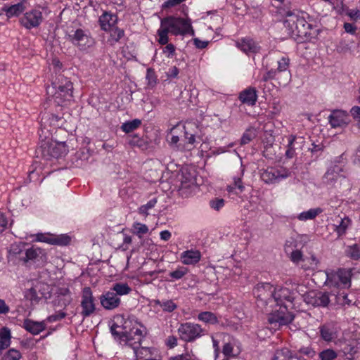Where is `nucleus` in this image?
<instances>
[{
    "mask_svg": "<svg viewBox=\"0 0 360 360\" xmlns=\"http://www.w3.org/2000/svg\"><path fill=\"white\" fill-rule=\"evenodd\" d=\"M72 301L71 296H58L57 298L53 301L54 305L59 307L65 308L70 304Z\"/></svg>",
    "mask_w": 360,
    "mask_h": 360,
    "instance_id": "a18cd8bd",
    "label": "nucleus"
},
{
    "mask_svg": "<svg viewBox=\"0 0 360 360\" xmlns=\"http://www.w3.org/2000/svg\"><path fill=\"white\" fill-rule=\"evenodd\" d=\"M22 357L21 353L15 349H10L2 357V360H20Z\"/></svg>",
    "mask_w": 360,
    "mask_h": 360,
    "instance_id": "37998d69",
    "label": "nucleus"
},
{
    "mask_svg": "<svg viewBox=\"0 0 360 360\" xmlns=\"http://www.w3.org/2000/svg\"><path fill=\"white\" fill-rule=\"evenodd\" d=\"M270 79H275L278 81V83L281 82V77L278 74L276 70L271 69L266 72L262 77V80L264 82H267Z\"/></svg>",
    "mask_w": 360,
    "mask_h": 360,
    "instance_id": "de8ad7c7",
    "label": "nucleus"
},
{
    "mask_svg": "<svg viewBox=\"0 0 360 360\" xmlns=\"http://www.w3.org/2000/svg\"><path fill=\"white\" fill-rule=\"evenodd\" d=\"M322 212L321 208L310 209L307 211L302 212L297 217L300 221H307L309 219H314Z\"/></svg>",
    "mask_w": 360,
    "mask_h": 360,
    "instance_id": "f704fd0d",
    "label": "nucleus"
},
{
    "mask_svg": "<svg viewBox=\"0 0 360 360\" xmlns=\"http://www.w3.org/2000/svg\"><path fill=\"white\" fill-rule=\"evenodd\" d=\"M319 356L321 360H334L338 354L333 349H326L321 352Z\"/></svg>",
    "mask_w": 360,
    "mask_h": 360,
    "instance_id": "c03bdc74",
    "label": "nucleus"
},
{
    "mask_svg": "<svg viewBox=\"0 0 360 360\" xmlns=\"http://www.w3.org/2000/svg\"><path fill=\"white\" fill-rule=\"evenodd\" d=\"M25 9L24 2H20L14 5H11L9 6H4L3 11L6 12V15L8 18L13 16H17L22 13Z\"/></svg>",
    "mask_w": 360,
    "mask_h": 360,
    "instance_id": "cd10ccee",
    "label": "nucleus"
},
{
    "mask_svg": "<svg viewBox=\"0 0 360 360\" xmlns=\"http://www.w3.org/2000/svg\"><path fill=\"white\" fill-rule=\"evenodd\" d=\"M72 83L63 75H58L47 88V94H52L53 103L58 106H65L72 98Z\"/></svg>",
    "mask_w": 360,
    "mask_h": 360,
    "instance_id": "20e7f679",
    "label": "nucleus"
},
{
    "mask_svg": "<svg viewBox=\"0 0 360 360\" xmlns=\"http://www.w3.org/2000/svg\"><path fill=\"white\" fill-rule=\"evenodd\" d=\"M146 79L148 80L149 85L153 86L156 83V76L153 70H147Z\"/></svg>",
    "mask_w": 360,
    "mask_h": 360,
    "instance_id": "680f3d73",
    "label": "nucleus"
},
{
    "mask_svg": "<svg viewBox=\"0 0 360 360\" xmlns=\"http://www.w3.org/2000/svg\"><path fill=\"white\" fill-rule=\"evenodd\" d=\"M350 112L354 118L358 119L359 120H360V107L359 106L352 107Z\"/></svg>",
    "mask_w": 360,
    "mask_h": 360,
    "instance_id": "774afa93",
    "label": "nucleus"
},
{
    "mask_svg": "<svg viewBox=\"0 0 360 360\" xmlns=\"http://www.w3.org/2000/svg\"><path fill=\"white\" fill-rule=\"evenodd\" d=\"M349 224L350 219L349 218H344L340 220V224L337 225L335 229L338 236H341L345 233Z\"/></svg>",
    "mask_w": 360,
    "mask_h": 360,
    "instance_id": "58836bf2",
    "label": "nucleus"
},
{
    "mask_svg": "<svg viewBox=\"0 0 360 360\" xmlns=\"http://www.w3.org/2000/svg\"><path fill=\"white\" fill-rule=\"evenodd\" d=\"M70 240L71 238L68 235L53 236V245H67Z\"/></svg>",
    "mask_w": 360,
    "mask_h": 360,
    "instance_id": "09e8293b",
    "label": "nucleus"
},
{
    "mask_svg": "<svg viewBox=\"0 0 360 360\" xmlns=\"http://www.w3.org/2000/svg\"><path fill=\"white\" fill-rule=\"evenodd\" d=\"M356 350L354 347H345L343 349V352L346 359L349 360H353V355L356 353Z\"/></svg>",
    "mask_w": 360,
    "mask_h": 360,
    "instance_id": "0e129e2a",
    "label": "nucleus"
},
{
    "mask_svg": "<svg viewBox=\"0 0 360 360\" xmlns=\"http://www.w3.org/2000/svg\"><path fill=\"white\" fill-rule=\"evenodd\" d=\"M238 98L242 103L253 106L257 100L256 89L251 86L245 89L240 93Z\"/></svg>",
    "mask_w": 360,
    "mask_h": 360,
    "instance_id": "4be33fe9",
    "label": "nucleus"
},
{
    "mask_svg": "<svg viewBox=\"0 0 360 360\" xmlns=\"http://www.w3.org/2000/svg\"><path fill=\"white\" fill-rule=\"evenodd\" d=\"M166 46L163 49V53L166 54L167 58H172L175 53V46L172 44H165Z\"/></svg>",
    "mask_w": 360,
    "mask_h": 360,
    "instance_id": "13d9d810",
    "label": "nucleus"
},
{
    "mask_svg": "<svg viewBox=\"0 0 360 360\" xmlns=\"http://www.w3.org/2000/svg\"><path fill=\"white\" fill-rule=\"evenodd\" d=\"M184 137L182 141L184 142V145L193 146L195 142V139L199 138L198 126L193 122H188L184 126Z\"/></svg>",
    "mask_w": 360,
    "mask_h": 360,
    "instance_id": "a211bd4d",
    "label": "nucleus"
},
{
    "mask_svg": "<svg viewBox=\"0 0 360 360\" xmlns=\"http://www.w3.org/2000/svg\"><path fill=\"white\" fill-rule=\"evenodd\" d=\"M42 13L39 10L27 12L20 19V23L27 29L38 27L42 22Z\"/></svg>",
    "mask_w": 360,
    "mask_h": 360,
    "instance_id": "2eb2a0df",
    "label": "nucleus"
},
{
    "mask_svg": "<svg viewBox=\"0 0 360 360\" xmlns=\"http://www.w3.org/2000/svg\"><path fill=\"white\" fill-rule=\"evenodd\" d=\"M24 328L32 334L37 335L44 330L45 326L41 322H36L30 319H26L24 321Z\"/></svg>",
    "mask_w": 360,
    "mask_h": 360,
    "instance_id": "a878e982",
    "label": "nucleus"
},
{
    "mask_svg": "<svg viewBox=\"0 0 360 360\" xmlns=\"http://www.w3.org/2000/svg\"><path fill=\"white\" fill-rule=\"evenodd\" d=\"M342 169L339 165H334L328 169L323 176V181L330 186H335L337 183L345 181V176L341 174Z\"/></svg>",
    "mask_w": 360,
    "mask_h": 360,
    "instance_id": "ddd939ff",
    "label": "nucleus"
},
{
    "mask_svg": "<svg viewBox=\"0 0 360 360\" xmlns=\"http://www.w3.org/2000/svg\"><path fill=\"white\" fill-rule=\"evenodd\" d=\"M186 0H167L166 1L163 5V8H171L185 1Z\"/></svg>",
    "mask_w": 360,
    "mask_h": 360,
    "instance_id": "338daca9",
    "label": "nucleus"
},
{
    "mask_svg": "<svg viewBox=\"0 0 360 360\" xmlns=\"http://www.w3.org/2000/svg\"><path fill=\"white\" fill-rule=\"evenodd\" d=\"M348 115L342 110H333L328 116V122L332 128L344 127L347 124Z\"/></svg>",
    "mask_w": 360,
    "mask_h": 360,
    "instance_id": "f3484780",
    "label": "nucleus"
},
{
    "mask_svg": "<svg viewBox=\"0 0 360 360\" xmlns=\"http://www.w3.org/2000/svg\"><path fill=\"white\" fill-rule=\"evenodd\" d=\"M344 29L346 32L354 35L356 31V27L352 23L345 22L344 24Z\"/></svg>",
    "mask_w": 360,
    "mask_h": 360,
    "instance_id": "69168bd1",
    "label": "nucleus"
},
{
    "mask_svg": "<svg viewBox=\"0 0 360 360\" xmlns=\"http://www.w3.org/2000/svg\"><path fill=\"white\" fill-rule=\"evenodd\" d=\"M319 332L321 338L326 342H330L337 338V328L333 322L321 325L319 327Z\"/></svg>",
    "mask_w": 360,
    "mask_h": 360,
    "instance_id": "aec40b11",
    "label": "nucleus"
},
{
    "mask_svg": "<svg viewBox=\"0 0 360 360\" xmlns=\"http://www.w3.org/2000/svg\"><path fill=\"white\" fill-rule=\"evenodd\" d=\"M141 124V121L139 119H134L122 124L121 129L126 133H129L137 129Z\"/></svg>",
    "mask_w": 360,
    "mask_h": 360,
    "instance_id": "e433bc0d",
    "label": "nucleus"
},
{
    "mask_svg": "<svg viewBox=\"0 0 360 360\" xmlns=\"http://www.w3.org/2000/svg\"><path fill=\"white\" fill-rule=\"evenodd\" d=\"M80 307L82 309L80 314L83 319L91 316L96 311L95 299L89 287L84 288L82 291Z\"/></svg>",
    "mask_w": 360,
    "mask_h": 360,
    "instance_id": "f8f14e48",
    "label": "nucleus"
},
{
    "mask_svg": "<svg viewBox=\"0 0 360 360\" xmlns=\"http://www.w3.org/2000/svg\"><path fill=\"white\" fill-rule=\"evenodd\" d=\"M201 258V253L197 250H188L181 254L180 259L184 264H195L198 263Z\"/></svg>",
    "mask_w": 360,
    "mask_h": 360,
    "instance_id": "393cba45",
    "label": "nucleus"
},
{
    "mask_svg": "<svg viewBox=\"0 0 360 360\" xmlns=\"http://www.w3.org/2000/svg\"><path fill=\"white\" fill-rule=\"evenodd\" d=\"M110 290L114 291V293H116V296L119 297L129 294L131 291V288L127 283H116L113 284Z\"/></svg>",
    "mask_w": 360,
    "mask_h": 360,
    "instance_id": "7c9ffc66",
    "label": "nucleus"
},
{
    "mask_svg": "<svg viewBox=\"0 0 360 360\" xmlns=\"http://www.w3.org/2000/svg\"><path fill=\"white\" fill-rule=\"evenodd\" d=\"M36 240L53 245V236L38 233L36 236Z\"/></svg>",
    "mask_w": 360,
    "mask_h": 360,
    "instance_id": "864d4df0",
    "label": "nucleus"
},
{
    "mask_svg": "<svg viewBox=\"0 0 360 360\" xmlns=\"http://www.w3.org/2000/svg\"><path fill=\"white\" fill-rule=\"evenodd\" d=\"M127 142L131 146L138 147L141 150H146L148 146V142L137 135L129 136Z\"/></svg>",
    "mask_w": 360,
    "mask_h": 360,
    "instance_id": "c756f323",
    "label": "nucleus"
},
{
    "mask_svg": "<svg viewBox=\"0 0 360 360\" xmlns=\"http://www.w3.org/2000/svg\"><path fill=\"white\" fill-rule=\"evenodd\" d=\"M188 273L187 268L179 266L176 270L169 272V276L174 280L182 278Z\"/></svg>",
    "mask_w": 360,
    "mask_h": 360,
    "instance_id": "a19ab883",
    "label": "nucleus"
},
{
    "mask_svg": "<svg viewBox=\"0 0 360 360\" xmlns=\"http://www.w3.org/2000/svg\"><path fill=\"white\" fill-rule=\"evenodd\" d=\"M255 137V132L254 129H249L245 131L243 134L241 140L240 144L245 145L250 143L254 138Z\"/></svg>",
    "mask_w": 360,
    "mask_h": 360,
    "instance_id": "3c124183",
    "label": "nucleus"
},
{
    "mask_svg": "<svg viewBox=\"0 0 360 360\" xmlns=\"http://www.w3.org/2000/svg\"><path fill=\"white\" fill-rule=\"evenodd\" d=\"M110 34V37L112 40L117 42L124 34V32L122 29L119 28L116 25L108 30Z\"/></svg>",
    "mask_w": 360,
    "mask_h": 360,
    "instance_id": "ea45409f",
    "label": "nucleus"
},
{
    "mask_svg": "<svg viewBox=\"0 0 360 360\" xmlns=\"http://www.w3.org/2000/svg\"><path fill=\"white\" fill-rule=\"evenodd\" d=\"M141 327L139 323L130 319H124L122 315L116 316L110 327V332L115 338L123 342L125 346L131 347L137 360L146 359L148 358V355L152 354L150 348L141 347L144 338Z\"/></svg>",
    "mask_w": 360,
    "mask_h": 360,
    "instance_id": "f257e3e1",
    "label": "nucleus"
},
{
    "mask_svg": "<svg viewBox=\"0 0 360 360\" xmlns=\"http://www.w3.org/2000/svg\"><path fill=\"white\" fill-rule=\"evenodd\" d=\"M308 260L306 262H302L301 267L304 270L314 269L318 264L319 261L315 256L312 255L310 257H305Z\"/></svg>",
    "mask_w": 360,
    "mask_h": 360,
    "instance_id": "79ce46f5",
    "label": "nucleus"
},
{
    "mask_svg": "<svg viewBox=\"0 0 360 360\" xmlns=\"http://www.w3.org/2000/svg\"><path fill=\"white\" fill-rule=\"evenodd\" d=\"M283 177L284 176L281 175L279 171L274 167H268L261 172V179L266 184H275Z\"/></svg>",
    "mask_w": 360,
    "mask_h": 360,
    "instance_id": "5701e85b",
    "label": "nucleus"
},
{
    "mask_svg": "<svg viewBox=\"0 0 360 360\" xmlns=\"http://www.w3.org/2000/svg\"><path fill=\"white\" fill-rule=\"evenodd\" d=\"M24 246H25V244L24 243H13V244L11 245V246L9 248L8 252H9L10 255H15V256L20 255L23 252Z\"/></svg>",
    "mask_w": 360,
    "mask_h": 360,
    "instance_id": "8fccbe9b",
    "label": "nucleus"
},
{
    "mask_svg": "<svg viewBox=\"0 0 360 360\" xmlns=\"http://www.w3.org/2000/svg\"><path fill=\"white\" fill-rule=\"evenodd\" d=\"M69 37L72 44L79 49H85L91 41L89 36L81 29H77L73 34L69 35Z\"/></svg>",
    "mask_w": 360,
    "mask_h": 360,
    "instance_id": "412c9836",
    "label": "nucleus"
},
{
    "mask_svg": "<svg viewBox=\"0 0 360 360\" xmlns=\"http://www.w3.org/2000/svg\"><path fill=\"white\" fill-rule=\"evenodd\" d=\"M238 188L240 192L243 191L244 186L240 178H234V182L232 185H229L227 187V191L229 192L233 191L236 188Z\"/></svg>",
    "mask_w": 360,
    "mask_h": 360,
    "instance_id": "603ef678",
    "label": "nucleus"
},
{
    "mask_svg": "<svg viewBox=\"0 0 360 360\" xmlns=\"http://www.w3.org/2000/svg\"><path fill=\"white\" fill-rule=\"evenodd\" d=\"M346 255L352 259L358 260L360 258V248L358 245L348 246L346 250Z\"/></svg>",
    "mask_w": 360,
    "mask_h": 360,
    "instance_id": "4c0bfd02",
    "label": "nucleus"
},
{
    "mask_svg": "<svg viewBox=\"0 0 360 360\" xmlns=\"http://www.w3.org/2000/svg\"><path fill=\"white\" fill-rule=\"evenodd\" d=\"M275 288L269 283H258L253 289L259 307H264L265 311L270 314L272 311Z\"/></svg>",
    "mask_w": 360,
    "mask_h": 360,
    "instance_id": "6e6552de",
    "label": "nucleus"
},
{
    "mask_svg": "<svg viewBox=\"0 0 360 360\" xmlns=\"http://www.w3.org/2000/svg\"><path fill=\"white\" fill-rule=\"evenodd\" d=\"M176 129V127H174L171 129V137H167V141L173 148L182 150L185 149V145H182L181 143H179L180 138L179 136L174 134Z\"/></svg>",
    "mask_w": 360,
    "mask_h": 360,
    "instance_id": "473e14b6",
    "label": "nucleus"
},
{
    "mask_svg": "<svg viewBox=\"0 0 360 360\" xmlns=\"http://www.w3.org/2000/svg\"><path fill=\"white\" fill-rule=\"evenodd\" d=\"M40 139L41 141V146L37 153L46 160L58 159L68 152L65 141L58 139L57 131L54 132V135L50 136L48 139L44 138Z\"/></svg>",
    "mask_w": 360,
    "mask_h": 360,
    "instance_id": "39448f33",
    "label": "nucleus"
},
{
    "mask_svg": "<svg viewBox=\"0 0 360 360\" xmlns=\"http://www.w3.org/2000/svg\"><path fill=\"white\" fill-rule=\"evenodd\" d=\"M198 319L207 324H218L219 321L215 314L211 311H202L198 315Z\"/></svg>",
    "mask_w": 360,
    "mask_h": 360,
    "instance_id": "c85d7f7f",
    "label": "nucleus"
},
{
    "mask_svg": "<svg viewBox=\"0 0 360 360\" xmlns=\"http://www.w3.org/2000/svg\"><path fill=\"white\" fill-rule=\"evenodd\" d=\"M65 123L63 116L50 112H44L41 115L39 131V139H48L54 132L63 133L66 135L67 131L62 129Z\"/></svg>",
    "mask_w": 360,
    "mask_h": 360,
    "instance_id": "0eeeda50",
    "label": "nucleus"
},
{
    "mask_svg": "<svg viewBox=\"0 0 360 360\" xmlns=\"http://www.w3.org/2000/svg\"><path fill=\"white\" fill-rule=\"evenodd\" d=\"M154 302L155 305L160 306L166 312H172L177 308V305L171 300H156Z\"/></svg>",
    "mask_w": 360,
    "mask_h": 360,
    "instance_id": "2f4dec72",
    "label": "nucleus"
},
{
    "mask_svg": "<svg viewBox=\"0 0 360 360\" xmlns=\"http://www.w3.org/2000/svg\"><path fill=\"white\" fill-rule=\"evenodd\" d=\"M278 12L285 18L283 25L288 29L289 34L300 36L307 34L306 27H309V25L303 17L300 16L297 11L281 7Z\"/></svg>",
    "mask_w": 360,
    "mask_h": 360,
    "instance_id": "423d86ee",
    "label": "nucleus"
},
{
    "mask_svg": "<svg viewBox=\"0 0 360 360\" xmlns=\"http://www.w3.org/2000/svg\"><path fill=\"white\" fill-rule=\"evenodd\" d=\"M25 297L27 300H30L32 302H34L37 303L40 297L38 296L37 292L36 290L33 288H31L28 290V291L26 292Z\"/></svg>",
    "mask_w": 360,
    "mask_h": 360,
    "instance_id": "5fc2aeb1",
    "label": "nucleus"
},
{
    "mask_svg": "<svg viewBox=\"0 0 360 360\" xmlns=\"http://www.w3.org/2000/svg\"><path fill=\"white\" fill-rule=\"evenodd\" d=\"M117 22V16L108 12H104L99 18L101 27L106 32L115 26Z\"/></svg>",
    "mask_w": 360,
    "mask_h": 360,
    "instance_id": "b1692460",
    "label": "nucleus"
},
{
    "mask_svg": "<svg viewBox=\"0 0 360 360\" xmlns=\"http://www.w3.org/2000/svg\"><path fill=\"white\" fill-rule=\"evenodd\" d=\"M210 207L215 210H219L224 205V200L222 198H216L210 202Z\"/></svg>",
    "mask_w": 360,
    "mask_h": 360,
    "instance_id": "bf43d9fd",
    "label": "nucleus"
},
{
    "mask_svg": "<svg viewBox=\"0 0 360 360\" xmlns=\"http://www.w3.org/2000/svg\"><path fill=\"white\" fill-rule=\"evenodd\" d=\"M290 260L298 264L300 262H306L308 259L303 257L302 253L299 250H295L291 252L290 256Z\"/></svg>",
    "mask_w": 360,
    "mask_h": 360,
    "instance_id": "49530a36",
    "label": "nucleus"
},
{
    "mask_svg": "<svg viewBox=\"0 0 360 360\" xmlns=\"http://www.w3.org/2000/svg\"><path fill=\"white\" fill-rule=\"evenodd\" d=\"M297 352L309 358H312L315 356V351L310 347H302L300 348Z\"/></svg>",
    "mask_w": 360,
    "mask_h": 360,
    "instance_id": "4d7b16f0",
    "label": "nucleus"
},
{
    "mask_svg": "<svg viewBox=\"0 0 360 360\" xmlns=\"http://www.w3.org/2000/svg\"><path fill=\"white\" fill-rule=\"evenodd\" d=\"M20 259L26 266L32 264L36 267H42L47 263L48 257L45 250L32 246L25 250L24 256Z\"/></svg>",
    "mask_w": 360,
    "mask_h": 360,
    "instance_id": "1a4fd4ad",
    "label": "nucleus"
},
{
    "mask_svg": "<svg viewBox=\"0 0 360 360\" xmlns=\"http://www.w3.org/2000/svg\"><path fill=\"white\" fill-rule=\"evenodd\" d=\"M289 62L290 59L285 57H283L278 61V68L276 70L282 78L281 82H279L280 85H285L290 81L291 74L288 70Z\"/></svg>",
    "mask_w": 360,
    "mask_h": 360,
    "instance_id": "6ab92c4d",
    "label": "nucleus"
},
{
    "mask_svg": "<svg viewBox=\"0 0 360 360\" xmlns=\"http://www.w3.org/2000/svg\"><path fill=\"white\" fill-rule=\"evenodd\" d=\"M304 300L309 304L318 307H326L330 302L328 293L315 291H310L304 295Z\"/></svg>",
    "mask_w": 360,
    "mask_h": 360,
    "instance_id": "4468645a",
    "label": "nucleus"
},
{
    "mask_svg": "<svg viewBox=\"0 0 360 360\" xmlns=\"http://www.w3.org/2000/svg\"><path fill=\"white\" fill-rule=\"evenodd\" d=\"M296 137L295 136H290L288 139V149L285 151V157L287 158L291 159L294 158L296 155L295 153V145L297 143L296 141Z\"/></svg>",
    "mask_w": 360,
    "mask_h": 360,
    "instance_id": "c9c22d12",
    "label": "nucleus"
},
{
    "mask_svg": "<svg viewBox=\"0 0 360 360\" xmlns=\"http://www.w3.org/2000/svg\"><path fill=\"white\" fill-rule=\"evenodd\" d=\"M297 299V292L291 291L287 288H281L278 290L275 288L274 295L273 307L275 305L279 307L270 312L268 321L271 324L282 326L290 323L294 319L295 315L288 310L295 309V303Z\"/></svg>",
    "mask_w": 360,
    "mask_h": 360,
    "instance_id": "f03ea898",
    "label": "nucleus"
},
{
    "mask_svg": "<svg viewBox=\"0 0 360 360\" xmlns=\"http://www.w3.org/2000/svg\"><path fill=\"white\" fill-rule=\"evenodd\" d=\"M294 354L287 348L277 350L272 360H293Z\"/></svg>",
    "mask_w": 360,
    "mask_h": 360,
    "instance_id": "72a5a7b5",
    "label": "nucleus"
},
{
    "mask_svg": "<svg viewBox=\"0 0 360 360\" xmlns=\"http://www.w3.org/2000/svg\"><path fill=\"white\" fill-rule=\"evenodd\" d=\"M233 347L231 345V344L228 342L224 345L222 352H223L224 355L226 357L234 356L235 354L233 352Z\"/></svg>",
    "mask_w": 360,
    "mask_h": 360,
    "instance_id": "052dcab7",
    "label": "nucleus"
},
{
    "mask_svg": "<svg viewBox=\"0 0 360 360\" xmlns=\"http://www.w3.org/2000/svg\"><path fill=\"white\" fill-rule=\"evenodd\" d=\"M101 306L107 310H112L117 308L121 302L119 297L116 296L114 291L109 290L103 293L100 297Z\"/></svg>",
    "mask_w": 360,
    "mask_h": 360,
    "instance_id": "dca6fc26",
    "label": "nucleus"
},
{
    "mask_svg": "<svg viewBox=\"0 0 360 360\" xmlns=\"http://www.w3.org/2000/svg\"><path fill=\"white\" fill-rule=\"evenodd\" d=\"M66 316V313L63 311H59L56 314L51 315L48 317L47 320L49 322H55L59 320L63 319Z\"/></svg>",
    "mask_w": 360,
    "mask_h": 360,
    "instance_id": "e2e57ef3",
    "label": "nucleus"
},
{
    "mask_svg": "<svg viewBox=\"0 0 360 360\" xmlns=\"http://www.w3.org/2000/svg\"><path fill=\"white\" fill-rule=\"evenodd\" d=\"M326 280L325 283L330 287L349 286L351 283V270L338 269L337 271H326Z\"/></svg>",
    "mask_w": 360,
    "mask_h": 360,
    "instance_id": "9d476101",
    "label": "nucleus"
},
{
    "mask_svg": "<svg viewBox=\"0 0 360 360\" xmlns=\"http://www.w3.org/2000/svg\"><path fill=\"white\" fill-rule=\"evenodd\" d=\"M237 46L241 51L246 53L249 52L255 53L258 51V46L251 39H242L240 42L237 43Z\"/></svg>",
    "mask_w": 360,
    "mask_h": 360,
    "instance_id": "bb28decb",
    "label": "nucleus"
},
{
    "mask_svg": "<svg viewBox=\"0 0 360 360\" xmlns=\"http://www.w3.org/2000/svg\"><path fill=\"white\" fill-rule=\"evenodd\" d=\"M169 33L174 36L187 34L194 36L195 31L191 25V20L174 15L161 19L160 27L157 32L158 41L160 44L164 45L169 41Z\"/></svg>",
    "mask_w": 360,
    "mask_h": 360,
    "instance_id": "7ed1b4c3",
    "label": "nucleus"
},
{
    "mask_svg": "<svg viewBox=\"0 0 360 360\" xmlns=\"http://www.w3.org/2000/svg\"><path fill=\"white\" fill-rule=\"evenodd\" d=\"M134 228L135 229V233L139 236L143 234H146L148 231V226L141 223H135L134 224Z\"/></svg>",
    "mask_w": 360,
    "mask_h": 360,
    "instance_id": "6e6d98bb",
    "label": "nucleus"
},
{
    "mask_svg": "<svg viewBox=\"0 0 360 360\" xmlns=\"http://www.w3.org/2000/svg\"><path fill=\"white\" fill-rule=\"evenodd\" d=\"M204 330L198 324L193 323H181L178 328V333L180 338L185 342H193L200 338Z\"/></svg>",
    "mask_w": 360,
    "mask_h": 360,
    "instance_id": "9b49d317",
    "label": "nucleus"
}]
</instances>
